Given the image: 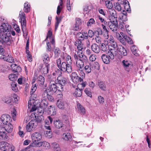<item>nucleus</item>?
Wrapping results in <instances>:
<instances>
[{
    "label": "nucleus",
    "instance_id": "obj_15",
    "mask_svg": "<svg viewBox=\"0 0 151 151\" xmlns=\"http://www.w3.org/2000/svg\"><path fill=\"white\" fill-rule=\"evenodd\" d=\"M42 58L44 65H50L49 63L50 61V59L48 54L46 53H44Z\"/></svg>",
    "mask_w": 151,
    "mask_h": 151
},
{
    "label": "nucleus",
    "instance_id": "obj_11",
    "mask_svg": "<svg viewBox=\"0 0 151 151\" xmlns=\"http://www.w3.org/2000/svg\"><path fill=\"white\" fill-rule=\"evenodd\" d=\"M57 106L60 109H64L68 107V104L63 101L58 100L57 101Z\"/></svg>",
    "mask_w": 151,
    "mask_h": 151
},
{
    "label": "nucleus",
    "instance_id": "obj_42",
    "mask_svg": "<svg viewBox=\"0 0 151 151\" xmlns=\"http://www.w3.org/2000/svg\"><path fill=\"white\" fill-rule=\"evenodd\" d=\"M54 52L55 56L58 57L60 54V50L59 48L57 47L54 49Z\"/></svg>",
    "mask_w": 151,
    "mask_h": 151
},
{
    "label": "nucleus",
    "instance_id": "obj_62",
    "mask_svg": "<svg viewBox=\"0 0 151 151\" xmlns=\"http://www.w3.org/2000/svg\"><path fill=\"white\" fill-rule=\"evenodd\" d=\"M47 120H48L49 122L50 121V123L51 124L53 121H54L55 119H54L53 116H52V115H51L48 116L47 117Z\"/></svg>",
    "mask_w": 151,
    "mask_h": 151
},
{
    "label": "nucleus",
    "instance_id": "obj_57",
    "mask_svg": "<svg viewBox=\"0 0 151 151\" xmlns=\"http://www.w3.org/2000/svg\"><path fill=\"white\" fill-rule=\"evenodd\" d=\"M22 69L20 67L18 66L17 65V66L15 68V70H14V73H17L18 74L19 72H20L21 71Z\"/></svg>",
    "mask_w": 151,
    "mask_h": 151
},
{
    "label": "nucleus",
    "instance_id": "obj_51",
    "mask_svg": "<svg viewBox=\"0 0 151 151\" xmlns=\"http://www.w3.org/2000/svg\"><path fill=\"white\" fill-rule=\"evenodd\" d=\"M79 73L80 76L82 78H85V74L84 72V69H79L77 70Z\"/></svg>",
    "mask_w": 151,
    "mask_h": 151
},
{
    "label": "nucleus",
    "instance_id": "obj_46",
    "mask_svg": "<svg viewBox=\"0 0 151 151\" xmlns=\"http://www.w3.org/2000/svg\"><path fill=\"white\" fill-rule=\"evenodd\" d=\"M32 146H33V145H30L25 149L22 150L21 151H34Z\"/></svg>",
    "mask_w": 151,
    "mask_h": 151
},
{
    "label": "nucleus",
    "instance_id": "obj_14",
    "mask_svg": "<svg viewBox=\"0 0 151 151\" xmlns=\"http://www.w3.org/2000/svg\"><path fill=\"white\" fill-rule=\"evenodd\" d=\"M48 101L45 99H43L42 100L40 106L41 107L42 109L44 110L45 111H48Z\"/></svg>",
    "mask_w": 151,
    "mask_h": 151
},
{
    "label": "nucleus",
    "instance_id": "obj_28",
    "mask_svg": "<svg viewBox=\"0 0 151 151\" xmlns=\"http://www.w3.org/2000/svg\"><path fill=\"white\" fill-rule=\"evenodd\" d=\"M4 127L6 131L8 133L11 132L12 131L13 126L11 124H6Z\"/></svg>",
    "mask_w": 151,
    "mask_h": 151
},
{
    "label": "nucleus",
    "instance_id": "obj_44",
    "mask_svg": "<svg viewBox=\"0 0 151 151\" xmlns=\"http://www.w3.org/2000/svg\"><path fill=\"white\" fill-rule=\"evenodd\" d=\"M48 95H51L50 93L48 92V90L47 89L46 90H45L44 91L43 93L42 94V97L45 99H47V97Z\"/></svg>",
    "mask_w": 151,
    "mask_h": 151
},
{
    "label": "nucleus",
    "instance_id": "obj_55",
    "mask_svg": "<svg viewBox=\"0 0 151 151\" xmlns=\"http://www.w3.org/2000/svg\"><path fill=\"white\" fill-rule=\"evenodd\" d=\"M111 47H113L114 48V50H115V51L116 52H117V47H118L117 45V44L116 42H114L111 43Z\"/></svg>",
    "mask_w": 151,
    "mask_h": 151
},
{
    "label": "nucleus",
    "instance_id": "obj_40",
    "mask_svg": "<svg viewBox=\"0 0 151 151\" xmlns=\"http://www.w3.org/2000/svg\"><path fill=\"white\" fill-rule=\"evenodd\" d=\"M50 108H48V110H49V113L52 116H53L55 114H56V111H55V109L54 107H52L51 106H50Z\"/></svg>",
    "mask_w": 151,
    "mask_h": 151
},
{
    "label": "nucleus",
    "instance_id": "obj_59",
    "mask_svg": "<svg viewBox=\"0 0 151 151\" xmlns=\"http://www.w3.org/2000/svg\"><path fill=\"white\" fill-rule=\"evenodd\" d=\"M113 19H110V21L109 22H111L112 24L118 26V23L117 20L116 18H114V21L113 20Z\"/></svg>",
    "mask_w": 151,
    "mask_h": 151
},
{
    "label": "nucleus",
    "instance_id": "obj_50",
    "mask_svg": "<svg viewBox=\"0 0 151 151\" xmlns=\"http://www.w3.org/2000/svg\"><path fill=\"white\" fill-rule=\"evenodd\" d=\"M26 78L24 77H22L21 78H20L18 79L17 82L19 84H21L23 83L22 82H23V83L24 82H25Z\"/></svg>",
    "mask_w": 151,
    "mask_h": 151
},
{
    "label": "nucleus",
    "instance_id": "obj_20",
    "mask_svg": "<svg viewBox=\"0 0 151 151\" xmlns=\"http://www.w3.org/2000/svg\"><path fill=\"white\" fill-rule=\"evenodd\" d=\"M8 145L9 144L7 142L2 141L0 142V149L3 151L7 150V148H8Z\"/></svg>",
    "mask_w": 151,
    "mask_h": 151
},
{
    "label": "nucleus",
    "instance_id": "obj_43",
    "mask_svg": "<svg viewBox=\"0 0 151 151\" xmlns=\"http://www.w3.org/2000/svg\"><path fill=\"white\" fill-rule=\"evenodd\" d=\"M84 92L86 94L91 98L92 96L91 90L89 88H86L84 90Z\"/></svg>",
    "mask_w": 151,
    "mask_h": 151
},
{
    "label": "nucleus",
    "instance_id": "obj_30",
    "mask_svg": "<svg viewBox=\"0 0 151 151\" xmlns=\"http://www.w3.org/2000/svg\"><path fill=\"white\" fill-rule=\"evenodd\" d=\"M98 84L101 90L104 91L106 90V85L104 82L102 81L99 82H98Z\"/></svg>",
    "mask_w": 151,
    "mask_h": 151
},
{
    "label": "nucleus",
    "instance_id": "obj_39",
    "mask_svg": "<svg viewBox=\"0 0 151 151\" xmlns=\"http://www.w3.org/2000/svg\"><path fill=\"white\" fill-rule=\"evenodd\" d=\"M82 90L78 88H76L75 94L76 97H81L82 95Z\"/></svg>",
    "mask_w": 151,
    "mask_h": 151
},
{
    "label": "nucleus",
    "instance_id": "obj_9",
    "mask_svg": "<svg viewBox=\"0 0 151 151\" xmlns=\"http://www.w3.org/2000/svg\"><path fill=\"white\" fill-rule=\"evenodd\" d=\"M131 62L129 60H124L122 61V65L125 70L129 72L130 71V69L132 66Z\"/></svg>",
    "mask_w": 151,
    "mask_h": 151
},
{
    "label": "nucleus",
    "instance_id": "obj_61",
    "mask_svg": "<svg viewBox=\"0 0 151 151\" xmlns=\"http://www.w3.org/2000/svg\"><path fill=\"white\" fill-rule=\"evenodd\" d=\"M52 32L50 30H49L47 34L46 38L45 40V41H47V38L49 37L50 38L52 35Z\"/></svg>",
    "mask_w": 151,
    "mask_h": 151
},
{
    "label": "nucleus",
    "instance_id": "obj_12",
    "mask_svg": "<svg viewBox=\"0 0 151 151\" xmlns=\"http://www.w3.org/2000/svg\"><path fill=\"white\" fill-rule=\"evenodd\" d=\"M117 51H119L122 56H126L128 54L126 49L122 45H119L117 49Z\"/></svg>",
    "mask_w": 151,
    "mask_h": 151
},
{
    "label": "nucleus",
    "instance_id": "obj_6",
    "mask_svg": "<svg viewBox=\"0 0 151 151\" xmlns=\"http://www.w3.org/2000/svg\"><path fill=\"white\" fill-rule=\"evenodd\" d=\"M58 88L55 81H53L50 82L49 86L47 88L48 92H49L51 95L55 93Z\"/></svg>",
    "mask_w": 151,
    "mask_h": 151
},
{
    "label": "nucleus",
    "instance_id": "obj_1",
    "mask_svg": "<svg viewBox=\"0 0 151 151\" xmlns=\"http://www.w3.org/2000/svg\"><path fill=\"white\" fill-rule=\"evenodd\" d=\"M56 63L58 67L60 70L64 72H67L68 73H70L72 72L71 62H69L68 63L67 62V63L65 62L61 63V59L59 58L56 60Z\"/></svg>",
    "mask_w": 151,
    "mask_h": 151
},
{
    "label": "nucleus",
    "instance_id": "obj_47",
    "mask_svg": "<svg viewBox=\"0 0 151 151\" xmlns=\"http://www.w3.org/2000/svg\"><path fill=\"white\" fill-rule=\"evenodd\" d=\"M76 36L78 37L80 40L83 41L84 40V35L83 33L81 32H79L76 34Z\"/></svg>",
    "mask_w": 151,
    "mask_h": 151
},
{
    "label": "nucleus",
    "instance_id": "obj_23",
    "mask_svg": "<svg viewBox=\"0 0 151 151\" xmlns=\"http://www.w3.org/2000/svg\"><path fill=\"white\" fill-rule=\"evenodd\" d=\"M78 111L81 114L84 115L86 113L85 109L84 107L80 104L78 103L77 105Z\"/></svg>",
    "mask_w": 151,
    "mask_h": 151
},
{
    "label": "nucleus",
    "instance_id": "obj_41",
    "mask_svg": "<svg viewBox=\"0 0 151 151\" xmlns=\"http://www.w3.org/2000/svg\"><path fill=\"white\" fill-rule=\"evenodd\" d=\"M84 70L87 73H89L91 72V66L89 65H86L84 67Z\"/></svg>",
    "mask_w": 151,
    "mask_h": 151
},
{
    "label": "nucleus",
    "instance_id": "obj_31",
    "mask_svg": "<svg viewBox=\"0 0 151 151\" xmlns=\"http://www.w3.org/2000/svg\"><path fill=\"white\" fill-rule=\"evenodd\" d=\"M63 135V138L64 140L66 141H70V140H71L72 136L69 133H67L66 134L64 133Z\"/></svg>",
    "mask_w": 151,
    "mask_h": 151
},
{
    "label": "nucleus",
    "instance_id": "obj_37",
    "mask_svg": "<svg viewBox=\"0 0 151 151\" xmlns=\"http://www.w3.org/2000/svg\"><path fill=\"white\" fill-rule=\"evenodd\" d=\"M12 99L9 97H4L2 98V101L5 103L7 104L10 103L12 100Z\"/></svg>",
    "mask_w": 151,
    "mask_h": 151
},
{
    "label": "nucleus",
    "instance_id": "obj_27",
    "mask_svg": "<svg viewBox=\"0 0 151 151\" xmlns=\"http://www.w3.org/2000/svg\"><path fill=\"white\" fill-rule=\"evenodd\" d=\"M30 5L27 2H25L24 4V10L26 13H28L30 11Z\"/></svg>",
    "mask_w": 151,
    "mask_h": 151
},
{
    "label": "nucleus",
    "instance_id": "obj_17",
    "mask_svg": "<svg viewBox=\"0 0 151 151\" xmlns=\"http://www.w3.org/2000/svg\"><path fill=\"white\" fill-rule=\"evenodd\" d=\"M76 65L77 70L79 69H84V64L83 61L82 59H79L76 61Z\"/></svg>",
    "mask_w": 151,
    "mask_h": 151
},
{
    "label": "nucleus",
    "instance_id": "obj_16",
    "mask_svg": "<svg viewBox=\"0 0 151 151\" xmlns=\"http://www.w3.org/2000/svg\"><path fill=\"white\" fill-rule=\"evenodd\" d=\"M53 124L55 127L57 129H60L63 127L64 124L59 119L54 120Z\"/></svg>",
    "mask_w": 151,
    "mask_h": 151
},
{
    "label": "nucleus",
    "instance_id": "obj_52",
    "mask_svg": "<svg viewBox=\"0 0 151 151\" xmlns=\"http://www.w3.org/2000/svg\"><path fill=\"white\" fill-rule=\"evenodd\" d=\"M37 88V87L36 84H35L34 85H32L30 91V94L34 93L36 91Z\"/></svg>",
    "mask_w": 151,
    "mask_h": 151
},
{
    "label": "nucleus",
    "instance_id": "obj_3",
    "mask_svg": "<svg viewBox=\"0 0 151 151\" xmlns=\"http://www.w3.org/2000/svg\"><path fill=\"white\" fill-rule=\"evenodd\" d=\"M11 32H9L8 33H6L3 34L1 37L2 41H0L1 44H6L8 45H10L12 44V40L11 39L10 37H11ZM0 47H2L1 45Z\"/></svg>",
    "mask_w": 151,
    "mask_h": 151
},
{
    "label": "nucleus",
    "instance_id": "obj_5",
    "mask_svg": "<svg viewBox=\"0 0 151 151\" xmlns=\"http://www.w3.org/2000/svg\"><path fill=\"white\" fill-rule=\"evenodd\" d=\"M12 29V28L11 25L7 23H3L0 26V33L2 32H11Z\"/></svg>",
    "mask_w": 151,
    "mask_h": 151
},
{
    "label": "nucleus",
    "instance_id": "obj_54",
    "mask_svg": "<svg viewBox=\"0 0 151 151\" xmlns=\"http://www.w3.org/2000/svg\"><path fill=\"white\" fill-rule=\"evenodd\" d=\"M95 22L94 19L93 18L90 19L87 23V26H91L92 24H93Z\"/></svg>",
    "mask_w": 151,
    "mask_h": 151
},
{
    "label": "nucleus",
    "instance_id": "obj_35",
    "mask_svg": "<svg viewBox=\"0 0 151 151\" xmlns=\"http://www.w3.org/2000/svg\"><path fill=\"white\" fill-rule=\"evenodd\" d=\"M38 82L41 85H43L44 83L45 79L44 77L42 75L39 76L37 78Z\"/></svg>",
    "mask_w": 151,
    "mask_h": 151
},
{
    "label": "nucleus",
    "instance_id": "obj_19",
    "mask_svg": "<svg viewBox=\"0 0 151 151\" xmlns=\"http://www.w3.org/2000/svg\"><path fill=\"white\" fill-rule=\"evenodd\" d=\"M26 20H23L22 22H20L22 25V29L23 33V35L24 36L26 35V36L27 35V32L26 29Z\"/></svg>",
    "mask_w": 151,
    "mask_h": 151
},
{
    "label": "nucleus",
    "instance_id": "obj_49",
    "mask_svg": "<svg viewBox=\"0 0 151 151\" xmlns=\"http://www.w3.org/2000/svg\"><path fill=\"white\" fill-rule=\"evenodd\" d=\"M137 47L136 46L133 45L132 46L130 47V50L133 54L134 55L137 52Z\"/></svg>",
    "mask_w": 151,
    "mask_h": 151
},
{
    "label": "nucleus",
    "instance_id": "obj_38",
    "mask_svg": "<svg viewBox=\"0 0 151 151\" xmlns=\"http://www.w3.org/2000/svg\"><path fill=\"white\" fill-rule=\"evenodd\" d=\"M11 85L12 90L15 92H17L18 90V88L17 86V83L12 82L11 83Z\"/></svg>",
    "mask_w": 151,
    "mask_h": 151
},
{
    "label": "nucleus",
    "instance_id": "obj_58",
    "mask_svg": "<svg viewBox=\"0 0 151 151\" xmlns=\"http://www.w3.org/2000/svg\"><path fill=\"white\" fill-rule=\"evenodd\" d=\"M101 50L103 51H106L107 50L106 46L104 43H102L101 45Z\"/></svg>",
    "mask_w": 151,
    "mask_h": 151
},
{
    "label": "nucleus",
    "instance_id": "obj_26",
    "mask_svg": "<svg viewBox=\"0 0 151 151\" xmlns=\"http://www.w3.org/2000/svg\"><path fill=\"white\" fill-rule=\"evenodd\" d=\"M111 23L108 22V26L111 30L114 32H115L117 31V28L118 26L112 24Z\"/></svg>",
    "mask_w": 151,
    "mask_h": 151
},
{
    "label": "nucleus",
    "instance_id": "obj_13",
    "mask_svg": "<svg viewBox=\"0 0 151 151\" xmlns=\"http://www.w3.org/2000/svg\"><path fill=\"white\" fill-rule=\"evenodd\" d=\"M32 139L33 142H36L37 141H40L42 139L41 134L39 132H35L33 133L31 135Z\"/></svg>",
    "mask_w": 151,
    "mask_h": 151
},
{
    "label": "nucleus",
    "instance_id": "obj_21",
    "mask_svg": "<svg viewBox=\"0 0 151 151\" xmlns=\"http://www.w3.org/2000/svg\"><path fill=\"white\" fill-rule=\"evenodd\" d=\"M91 49L92 51L96 53H98L100 51L99 46L95 43H93L91 45Z\"/></svg>",
    "mask_w": 151,
    "mask_h": 151
},
{
    "label": "nucleus",
    "instance_id": "obj_32",
    "mask_svg": "<svg viewBox=\"0 0 151 151\" xmlns=\"http://www.w3.org/2000/svg\"><path fill=\"white\" fill-rule=\"evenodd\" d=\"M102 27L104 30V31H105V32H104V33L103 34L104 35V36L105 38L106 39H108L109 37V31L107 30L105 26L103 24H102Z\"/></svg>",
    "mask_w": 151,
    "mask_h": 151
},
{
    "label": "nucleus",
    "instance_id": "obj_33",
    "mask_svg": "<svg viewBox=\"0 0 151 151\" xmlns=\"http://www.w3.org/2000/svg\"><path fill=\"white\" fill-rule=\"evenodd\" d=\"M35 116V120H36L38 123H41L44 119L43 116L42 115V114L38 116L37 118L36 116Z\"/></svg>",
    "mask_w": 151,
    "mask_h": 151
},
{
    "label": "nucleus",
    "instance_id": "obj_63",
    "mask_svg": "<svg viewBox=\"0 0 151 151\" xmlns=\"http://www.w3.org/2000/svg\"><path fill=\"white\" fill-rule=\"evenodd\" d=\"M38 112L40 114V115L44 113V110L42 109L41 107L39 106V107H38L37 108Z\"/></svg>",
    "mask_w": 151,
    "mask_h": 151
},
{
    "label": "nucleus",
    "instance_id": "obj_45",
    "mask_svg": "<svg viewBox=\"0 0 151 151\" xmlns=\"http://www.w3.org/2000/svg\"><path fill=\"white\" fill-rule=\"evenodd\" d=\"M47 47L46 49V51L47 52H52V47L51 46L50 43V42H48L46 44Z\"/></svg>",
    "mask_w": 151,
    "mask_h": 151
},
{
    "label": "nucleus",
    "instance_id": "obj_2",
    "mask_svg": "<svg viewBox=\"0 0 151 151\" xmlns=\"http://www.w3.org/2000/svg\"><path fill=\"white\" fill-rule=\"evenodd\" d=\"M57 80L59 84V86L58 87V90L60 92L63 91L64 86L67 85L68 81L66 78L60 75L57 77Z\"/></svg>",
    "mask_w": 151,
    "mask_h": 151
},
{
    "label": "nucleus",
    "instance_id": "obj_25",
    "mask_svg": "<svg viewBox=\"0 0 151 151\" xmlns=\"http://www.w3.org/2000/svg\"><path fill=\"white\" fill-rule=\"evenodd\" d=\"M0 126V136L2 138H6L7 137L6 133L5 132V129L4 127H1Z\"/></svg>",
    "mask_w": 151,
    "mask_h": 151
},
{
    "label": "nucleus",
    "instance_id": "obj_64",
    "mask_svg": "<svg viewBox=\"0 0 151 151\" xmlns=\"http://www.w3.org/2000/svg\"><path fill=\"white\" fill-rule=\"evenodd\" d=\"M88 34L89 37H92L93 36L94 33L92 30H89L88 31Z\"/></svg>",
    "mask_w": 151,
    "mask_h": 151
},
{
    "label": "nucleus",
    "instance_id": "obj_29",
    "mask_svg": "<svg viewBox=\"0 0 151 151\" xmlns=\"http://www.w3.org/2000/svg\"><path fill=\"white\" fill-rule=\"evenodd\" d=\"M55 19L56 21L55 24V30H56L58 27L59 23L60 22L62 19V17H58L56 16Z\"/></svg>",
    "mask_w": 151,
    "mask_h": 151
},
{
    "label": "nucleus",
    "instance_id": "obj_56",
    "mask_svg": "<svg viewBox=\"0 0 151 151\" xmlns=\"http://www.w3.org/2000/svg\"><path fill=\"white\" fill-rule=\"evenodd\" d=\"M8 148H7V150L8 151H15L14 147L9 144V145H8Z\"/></svg>",
    "mask_w": 151,
    "mask_h": 151
},
{
    "label": "nucleus",
    "instance_id": "obj_34",
    "mask_svg": "<svg viewBox=\"0 0 151 151\" xmlns=\"http://www.w3.org/2000/svg\"><path fill=\"white\" fill-rule=\"evenodd\" d=\"M18 73L16 74H11L9 76V79L12 81H14L17 79V77Z\"/></svg>",
    "mask_w": 151,
    "mask_h": 151
},
{
    "label": "nucleus",
    "instance_id": "obj_60",
    "mask_svg": "<svg viewBox=\"0 0 151 151\" xmlns=\"http://www.w3.org/2000/svg\"><path fill=\"white\" fill-rule=\"evenodd\" d=\"M96 56L95 55L92 54L89 57V59L90 60L93 62L95 60L96 58Z\"/></svg>",
    "mask_w": 151,
    "mask_h": 151
},
{
    "label": "nucleus",
    "instance_id": "obj_48",
    "mask_svg": "<svg viewBox=\"0 0 151 151\" xmlns=\"http://www.w3.org/2000/svg\"><path fill=\"white\" fill-rule=\"evenodd\" d=\"M20 13L19 14V15L21 16L20 19V22H22V20H26V16L24 12H22L20 11Z\"/></svg>",
    "mask_w": 151,
    "mask_h": 151
},
{
    "label": "nucleus",
    "instance_id": "obj_36",
    "mask_svg": "<svg viewBox=\"0 0 151 151\" xmlns=\"http://www.w3.org/2000/svg\"><path fill=\"white\" fill-rule=\"evenodd\" d=\"M45 67L42 69V72L44 74H47L49 72L50 65H45Z\"/></svg>",
    "mask_w": 151,
    "mask_h": 151
},
{
    "label": "nucleus",
    "instance_id": "obj_22",
    "mask_svg": "<svg viewBox=\"0 0 151 151\" xmlns=\"http://www.w3.org/2000/svg\"><path fill=\"white\" fill-rule=\"evenodd\" d=\"M121 4L122 5H124V6L125 10L128 13H130L131 12V9L130 8V6L129 2L127 0L123 2L122 4Z\"/></svg>",
    "mask_w": 151,
    "mask_h": 151
},
{
    "label": "nucleus",
    "instance_id": "obj_8",
    "mask_svg": "<svg viewBox=\"0 0 151 151\" xmlns=\"http://www.w3.org/2000/svg\"><path fill=\"white\" fill-rule=\"evenodd\" d=\"M37 125V122L36 120H32L27 124V130L28 132H31L32 130V129L36 128Z\"/></svg>",
    "mask_w": 151,
    "mask_h": 151
},
{
    "label": "nucleus",
    "instance_id": "obj_10",
    "mask_svg": "<svg viewBox=\"0 0 151 151\" xmlns=\"http://www.w3.org/2000/svg\"><path fill=\"white\" fill-rule=\"evenodd\" d=\"M30 145H33V146H32V148H33V147H35V145L39 147L43 146L44 147H47L48 148L50 147L49 143L45 141L42 142H40L39 141H36V142H33L32 144L31 143Z\"/></svg>",
    "mask_w": 151,
    "mask_h": 151
},
{
    "label": "nucleus",
    "instance_id": "obj_53",
    "mask_svg": "<svg viewBox=\"0 0 151 151\" xmlns=\"http://www.w3.org/2000/svg\"><path fill=\"white\" fill-rule=\"evenodd\" d=\"M115 9L118 11H121L122 10V7L120 4L118 2L116 4Z\"/></svg>",
    "mask_w": 151,
    "mask_h": 151
},
{
    "label": "nucleus",
    "instance_id": "obj_7",
    "mask_svg": "<svg viewBox=\"0 0 151 151\" xmlns=\"http://www.w3.org/2000/svg\"><path fill=\"white\" fill-rule=\"evenodd\" d=\"M4 51L2 52H0V59H3L11 63L14 62V60L12 56L8 54L4 55Z\"/></svg>",
    "mask_w": 151,
    "mask_h": 151
},
{
    "label": "nucleus",
    "instance_id": "obj_18",
    "mask_svg": "<svg viewBox=\"0 0 151 151\" xmlns=\"http://www.w3.org/2000/svg\"><path fill=\"white\" fill-rule=\"evenodd\" d=\"M76 23L75 24V27H73L74 30L78 31L80 29V27L82 24L81 20L79 18H76Z\"/></svg>",
    "mask_w": 151,
    "mask_h": 151
},
{
    "label": "nucleus",
    "instance_id": "obj_24",
    "mask_svg": "<svg viewBox=\"0 0 151 151\" xmlns=\"http://www.w3.org/2000/svg\"><path fill=\"white\" fill-rule=\"evenodd\" d=\"M101 59L103 62L105 64H108L110 62V59L106 54H103L101 56Z\"/></svg>",
    "mask_w": 151,
    "mask_h": 151
},
{
    "label": "nucleus",
    "instance_id": "obj_4",
    "mask_svg": "<svg viewBox=\"0 0 151 151\" xmlns=\"http://www.w3.org/2000/svg\"><path fill=\"white\" fill-rule=\"evenodd\" d=\"M12 121L11 118L9 114H3L0 118V125L3 126L4 125L9 124Z\"/></svg>",
    "mask_w": 151,
    "mask_h": 151
}]
</instances>
